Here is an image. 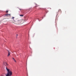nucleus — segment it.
Returning <instances> with one entry per match:
<instances>
[{
    "instance_id": "obj_1",
    "label": "nucleus",
    "mask_w": 76,
    "mask_h": 76,
    "mask_svg": "<svg viewBox=\"0 0 76 76\" xmlns=\"http://www.w3.org/2000/svg\"><path fill=\"white\" fill-rule=\"evenodd\" d=\"M14 18L15 17H12V19H13V21L12 23L15 24L17 25H19V24H22L23 23H24L25 22V20L23 19H21L20 20H18V19H16L15 20H14Z\"/></svg>"
},
{
    "instance_id": "obj_2",
    "label": "nucleus",
    "mask_w": 76,
    "mask_h": 76,
    "mask_svg": "<svg viewBox=\"0 0 76 76\" xmlns=\"http://www.w3.org/2000/svg\"><path fill=\"white\" fill-rule=\"evenodd\" d=\"M6 69L7 70V74L5 75L6 76H11L12 75V72L9 69L7 68V67H6Z\"/></svg>"
},
{
    "instance_id": "obj_3",
    "label": "nucleus",
    "mask_w": 76,
    "mask_h": 76,
    "mask_svg": "<svg viewBox=\"0 0 76 76\" xmlns=\"http://www.w3.org/2000/svg\"><path fill=\"white\" fill-rule=\"evenodd\" d=\"M5 16H10V14H5Z\"/></svg>"
},
{
    "instance_id": "obj_4",
    "label": "nucleus",
    "mask_w": 76,
    "mask_h": 76,
    "mask_svg": "<svg viewBox=\"0 0 76 76\" xmlns=\"http://www.w3.org/2000/svg\"><path fill=\"white\" fill-rule=\"evenodd\" d=\"M8 56H10V52H9V50H8Z\"/></svg>"
},
{
    "instance_id": "obj_5",
    "label": "nucleus",
    "mask_w": 76,
    "mask_h": 76,
    "mask_svg": "<svg viewBox=\"0 0 76 76\" xmlns=\"http://www.w3.org/2000/svg\"><path fill=\"white\" fill-rule=\"evenodd\" d=\"M4 64L5 65V66H7L8 64H7V63L5 62L4 63Z\"/></svg>"
},
{
    "instance_id": "obj_6",
    "label": "nucleus",
    "mask_w": 76,
    "mask_h": 76,
    "mask_svg": "<svg viewBox=\"0 0 76 76\" xmlns=\"http://www.w3.org/2000/svg\"><path fill=\"white\" fill-rule=\"evenodd\" d=\"M20 16H21V17H23V15H20Z\"/></svg>"
},
{
    "instance_id": "obj_7",
    "label": "nucleus",
    "mask_w": 76,
    "mask_h": 76,
    "mask_svg": "<svg viewBox=\"0 0 76 76\" xmlns=\"http://www.w3.org/2000/svg\"><path fill=\"white\" fill-rule=\"evenodd\" d=\"M58 12H60L61 13V10H58Z\"/></svg>"
},
{
    "instance_id": "obj_8",
    "label": "nucleus",
    "mask_w": 76,
    "mask_h": 76,
    "mask_svg": "<svg viewBox=\"0 0 76 76\" xmlns=\"http://www.w3.org/2000/svg\"><path fill=\"white\" fill-rule=\"evenodd\" d=\"M12 58L14 60H15V58Z\"/></svg>"
},
{
    "instance_id": "obj_9",
    "label": "nucleus",
    "mask_w": 76,
    "mask_h": 76,
    "mask_svg": "<svg viewBox=\"0 0 76 76\" xmlns=\"http://www.w3.org/2000/svg\"><path fill=\"white\" fill-rule=\"evenodd\" d=\"M6 12H7V13L8 12V11H6Z\"/></svg>"
},
{
    "instance_id": "obj_10",
    "label": "nucleus",
    "mask_w": 76,
    "mask_h": 76,
    "mask_svg": "<svg viewBox=\"0 0 76 76\" xmlns=\"http://www.w3.org/2000/svg\"><path fill=\"white\" fill-rule=\"evenodd\" d=\"M14 60L15 62H16V60H15H15Z\"/></svg>"
},
{
    "instance_id": "obj_11",
    "label": "nucleus",
    "mask_w": 76,
    "mask_h": 76,
    "mask_svg": "<svg viewBox=\"0 0 76 76\" xmlns=\"http://www.w3.org/2000/svg\"><path fill=\"white\" fill-rule=\"evenodd\" d=\"M19 10H22V9H19Z\"/></svg>"
},
{
    "instance_id": "obj_12",
    "label": "nucleus",
    "mask_w": 76,
    "mask_h": 76,
    "mask_svg": "<svg viewBox=\"0 0 76 76\" xmlns=\"http://www.w3.org/2000/svg\"><path fill=\"white\" fill-rule=\"evenodd\" d=\"M17 36H18V34H17Z\"/></svg>"
}]
</instances>
